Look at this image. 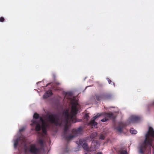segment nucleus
Here are the masks:
<instances>
[{
    "label": "nucleus",
    "mask_w": 154,
    "mask_h": 154,
    "mask_svg": "<svg viewBox=\"0 0 154 154\" xmlns=\"http://www.w3.org/2000/svg\"><path fill=\"white\" fill-rule=\"evenodd\" d=\"M5 20V19L4 17H1L0 18V22H4Z\"/></svg>",
    "instance_id": "obj_25"
},
{
    "label": "nucleus",
    "mask_w": 154,
    "mask_h": 154,
    "mask_svg": "<svg viewBox=\"0 0 154 154\" xmlns=\"http://www.w3.org/2000/svg\"><path fill=\"white\" fill-rule=\"evenodd\" d=\"M130 132L132 134H135L137 133V131L133 128H131L130 130Z\"/></svg>",
    "instance_id": "obj_17"
},
{
    "label": "nucleus",
    "mask_w": 154,
    "mask_h": 154,
    "mask_svg": "<svg viewBox=\"0 0 154 154\" xmlns=\"http://www.w3.org/2000/svg\"><path fill=\"white\" fill-rule=\"evenodd\" d=\"M140 120L139 117L133 116H131L130 118L131 121L132 122H135L139 121Z\"/></svg>",
    "instance_id": "obj_12"
},
{
    "label": "nucleus",
    "mask_w": 154,
    "mask_h": 154,
    "mask_svg": "<svg viewBox=\"0 0 154 154\" xmlns=\"http://www.w3.org/2000/svg\"><path fill=\"white\" fill-rule=\"evenodd\" d=\"M152 106H154V101H153V102H152Z\"/></svg>",
    "instance_id": "obj_31"
},
{
    "label": "nucleus",
    "mask_w": 154,
    "mask_h": 154,
    "mask_svg": "<svg viewBox=\"0 0 154 154\" xmlns=\"http://www.w3.org/2000/svg\"><path fill=\"white\" fill-rule=\"evenodd\" d=\"M23 130H24V129H23H23H20V131H23Z\"/></svg>",
    "instance_id": "obj_30"
},
{
    "label": "nucleus",
    "mask_w": 154,
    "mask_h": 154,
    "mask_svg": "<svg viewBox=\"0 0 154 154\" xmlns=\"http://www.w3.org/2000/svg\"><path fill=\"white\" fill-rule=\"evenodd\" d=\"M38 143L41 145L43 146L44 144V142L42 139H40L38 141Z\"/></svg>",
    "instance_id": "obj_20"
},
{
    "label": "nucleus",
    "mask_w": 154,
    "mask_h": 154,
    "mask_svg": "<svg viewBox=\"0 0 154 154\" xmlns=\"http://www.w3.org/2000/svg\"><path fill=\"white\" fill-rule=\"evenodd\" d=\"M40 120L42 122V123H43L44 122H45L44 121V120H43V119L42 117H40Z\"/></svg>",
    "instance_id": "obj_29"
},
{
    "label": "nucleus",
    "mask_w": 154,
    "mask_h": 154,
    "mask_svg": "<svg viewBox=\"0 0 154 154\" xmlns=\"http://www.w3.org/2000/svg\"><path fill=\"white\" fill-rule=\"evenodd\" d=\"M79 108V104L77 102H75L72 103L70 113L68 109H66L63 112V121L65 124L63 135H66L67 134V130L69 129V123H74L82 121V119H77L76 116Z\"/></svg>",
    "instance_id": "obj_1"
},
{
    "label": "nucleus",
    "mask_w": 154,
    "mask_h": 154,
    "mask_svg": "<svg viewBox=\"0 0 154 154\" xmlns=\"http://www.w3.org/2000/svg\"><path fill=\"white\" fill-rule=\"evenodd\" d=\"M29 151L32 154H38L40 150L35 144H32L29 146Z\"/></svg>",
    "instance_id": "obj_6"
},
{
    "label": "nucleus",
    "mask_w": 154,
    "mask_h": 154,
    "mask_svg": "<svg viewBox=\"0 0 154 154\" xmlns=\"http://www.w3.org/2000/svg\"><path fill=\"white\" fill-rule=\"evenodd\" d=\"M48 126V125L45 122H43V123H42V124L41 128L42 129H46Z\"/></svg>",
    "instance_id": "obj_15"
},
{
    "label": "nucleus",
    "mask_w": 154,
    "mask_h": 154,
    "mask_svg": "<svg viewBox=\"0 0 154 154\" xmlns=\"http://www.w3.org/2000/svg\"><path fill=\"white\" fill-rule=\"evenodd\" d=\"M105 116L107 119H114V117L113 114L112 112L106 113H105Z\"/></svg>",
    "instance_id": "obj_13"
},
{
    "label": "nucleus",
    "mask_w": 154,
    "mask_h": 154,
    "mask_svg": "<svg viewBox=\"0 0 154 154\" xmlns=\"http://www.w3.org/2000/svg\"><path fill=\"white\" fill-rule=\"evenodd\" d=\"M108 120V119H107L106 117L104 118L101 119V121L102 122H105Z\"/></svg>",
    "instance_id": "obj_23"
},
{
    "label": "nucleus",
    "mask_w": 154,
    "mask_h": 154,
    "mask_svg": "<svg viewBox=\"0 0 154 154\" xmlns=\"http://www.w3.org/2000/svg\"><path fill=\"white\" fill-rule=\"evenodd\" d=\"M125 126V125L122 122H120L119 124V126L116 128V130L118 131L121 132L122 131V128Z\"/></svg>",
    "instance_id": "obj_9"
},
{
    "label": "nucleus",
    "mask_w": 154,
    "mask_h": 154,
    "mask_svg": "<svg viewBox=\"0 0 154 154\" xmlns=\"http://www.w3.org/2000/svg\"><path fill=\"white\" fill-rule=\"evenodd\" d=\"M49 85V84H48V85H47V86H48V85Z\"/></svg>",
    "instance_id": "obj_34"
},
{
    "label": "nucleus",
    "mask_w": 154,
    "mask_h": 154,
    "mask_svg": "<svg viewBox=\"0 0 154 154\" xmlns=\"http://www.w3.org/2000/svg\"><path fill=\"white\" fill-rule=\"evenodd\" d=\"M83 143L82 140H79V143H78L80 145H82Z\"/></svg>",
    "instance_id": "obj_26"
},
{
    "label": "nucleus",
    "mask_w": 154,
    "mask_h": 154,
    "mask_svg": "<svg viewBox=\"0 0 154 154\" xmlns=\"http://www.w3.org/2000/svg\"><path fill=\"white\" fill-rule=\"evenodd\" d=\"M33 118L36 119H38L39 117V115L36 113H34L33 116Z\"/></svg>",
    "instance_id": "obj_18"
},
{
    "label": "nucleus",
    "mask_w": 154,
    "mask_h": 154,
    "mask_svg": "<svg viewBox=\"0 0 154 154\" xmlns=\"http://www.w3.org/2000/svg\"><path fill=\"white\" fill-rule=\"evenodd\" d=\"M53 94L52 91L51 90H49L47 91L43 95V97L44 98H47L51 96Z\"/></svg>",
    "instance_id": "obj_10"
},
{
    "label": "nucleus",
    "mask_w": 154,
    "mask_h": 154,
    "mask_svg": "<svg viewBox=\"0 0 154 154\" xmlns=\"http://www.w3.org/2000/svg\"><path fill=\"white\" fill-rule=\"evenodd\" d=\"M82 147L83 148L85 149L87 151H88V145L86 143H83L82 145Z\"/></svg>",
    "instance_id": "obj_16"
},
{
    "label": "nucleus",
    "mask_w": 154,
    "mask_h": 154,
    "mask_svg": "<svg viewBox=\"0 0 154 154\" xmlns=\"http://www.w3.org/2000/svg\"><path fill=\"white\" fill-rule=\"evenodd\" d=\"M84 118L85 119L86 121H88L89 118V116L88 115V113H86L85 115L84 116Z\"/></svg>",
    "instance_id": "obj_19"
},
{
    "label": "nucleus",
    "mask_w": 154,
    "mask_h": 154,
    "mask_svg": "<svg viewBox=\"0 0 154 154\" xmlns=\"http://www.w3.org/2000/svg\"><path fill=\"white\" fill-rule=\"evenodd\" d=\"M109 82V84H110L111 85H114V82H112V81L110 80L109 78H107L106 79Z\"/></svg>",
    "instance_id": "obj_21"
},
{
    "label": "nucleus",
    "mask_w": 154,
    "mask_h": 154,
    "mask_svg": "<svg viewBox=\"0 0 154 154\" xmlns=\"http://www.w3.org/2000/svg\"><path fill=\"white\" fill-rule=\"evenodd\" d=\"M148 146L152 147L154 154V130L151 127L149 128L148 131L145 134L144 142L138 147L140 153L144 154L145 150Z\"/></svg>",
    "instance_id": "obj_2"
},
{
    "label": "nucleus",
    "mask_w": 154,
    "mask_h": 154,
    "mask_svg": "<svg viewBox=\"0 0 154 154\" xmlns=\"http://www.w3.org/2000/svg\"><path fill=\"white\" fill-rule=\"evenodd\" d=\"M82 131V128L80 127L77 129H74L72 130V132L73 135L71 134L68 136H66V135H63V136L66 140H69L72 139L74 137L78 136L79 134H81Z\"/></svg>",
    "instance_id": "obj_4"
},
{
    "label": "nucleus",
    "mask_w": 154,
    "mask_h": 154,
    "mask_svg": "<svg viewBox=\"0 0 154 154\" xmlns=\"http://www.w3.org/2000/svg\"><path fill=\"white\" fill-rule=\"evenodd\" d=\"M47 119L49 122L56 126H61L62 124V122L60 118L56 114H50L48 116Z\"/></svg>",
    "instance_id": "obj_3"
},
{
    "label": "nucleus",
    "mask_w": 154,
    "mask_h": 154,
    "mask_svg": "<svg viewBox=\"0 0 154 154\" xmlns=\"http://www.w3.org/2000/svg\"><path fill=\"white\" fill-rule=\"evenodd\" d=\"M95 96L96 99L98 101L106 100L110 97L109 95L106 94H97L95 95Z\"/></svg>",
    "instance_id": "obj_5"
},
{
    "label": "nucleus",
    "mask_w": 154,
    "mask_h": 154,
    "mask_svg": "<svg viewBox=\"0 0 154 154\" xmlns=\"http://www.w3.org/2000/svg\"><path fill=\"white\" fill-rule=\"evenodd\" d=\"M105 136L103 134H101L100 136V139L102 140H103L105 139Z\"/></svg>",
    "instance_id": "obj_24"
},
{
    "label": "nucleus",
    "mask_w": 154,
    "mask_h": 154,
    "mask_svg": "<svg viewBox=\"0 0 154 154\" xmlns=\"http://www.w3.org/2000/svg\"><path fill=\"white\" fill-rule=\"evenodd\" d=\"M32 123L31 124L32 126L36 125L35 130L36 131H40L41 128V126L40 124L35 120H32Z\"/></svg>",
    "instance_id": "obj_8"
},
{
    "label": "nucleus",
    "mask_w": 154,
    "mask_h": 154,
    "mask_svg": "<svg viewBox=\"0 0 154 154\" xmlns=\"http://www.w3.org/2000/svg\"><path fill=\"white\" fill-rule=\"evenodd\" d=\"M20 140V138H17L14 141V146L15 148L16 149L17 148Z\"/></svg>",
    "instance_id": "obj_14"
},
{
    "label": "nucleus",
    "mask_w": 154,
    "mask_h": 154,
    "mask_svg": "<svg viewBox=\"0 0 154 154\" xmlns=\"http://www.w3.org/2000/svg\"><path fill=\"white\" fill-rule=\"evenodd\" d=\"M60 83L59 82H55V83L53 84H52L51 85L53 86L52 89L55 90V91L60 90V88L59 87L56 86L57 85H59Z\"/></svg>",
    "instance_id": "obj_11"
},
{
    "label": "nucleus",
    "mask_w": 154,
    "mask_h": 154,
    "mask_svg": "<svg viewBox=\"0 0 154 154\" xmlns=\"http://www.w3.org/2000/svg\"><path fill=\"white\" fill-rule=\"evenodd\" d=\"M101 114H98L97 115L94 116L93 119L91 120L88 124V125L95 126L97 125V123L95 122V120L98 118L100 116Z\"/></svg>",
    "instance_id": "obj_7"
},
{
    "label": "nucleus",
    "mask_w": 154,
    "mask_h": 154,
    "mask_svg": "<svg viewBox=\"0 0 154 154\" xmlns=\"http://www.w3.org/2000/svg\"><path fill=\"white\" fill-rule=\"evenodd\" d=\"M67 94H68L69 95H71V93H67Z\"/></svg>",
    "instance_id": "obj_33"
},
{
    "label": "nucleus",
    "mask_w": 154,
    "mask_h": 154,
    "mask_svg": "<svg viewBox=\"0 0 154 154\" xmlns=\"http://www.w3.org/2000/svg\"><path fill=\"white\" fill-rule=\"evenodd\" d=\"M42 130L44 134H46V133H47L46 129H42Z\"/></svg>",
    "instance_id": "obj_28"
},
{
    "label": "nucleus",
    "mask_w": 154,
    "mask_h": 154,
    "mask_svg": "<svg viewBox=\"0 0 154 154\" xmlns=\"http://www.w3.org/2000/svg\"><path fill=\"white\" fill-rule=\"evenodd\" d=\"M97 136V133H94L91 136V138H94V137H96Z\"/></svg>",
    "instance_id": "obj_22"
},
{
    "label": "nucleus",
    "mask_w": 154,
    "mask_h": 154,
    "mask_svg": "<svg viewBox=\"0 0 154 154\" xmlns=\"http://www.w3.org/2000/svg\"><path fill=\"white\" fill-rule=\"evenodd\" d=\"M128 153L127 151L123 150L121 152V154H127Z\"/></svg>",
    "instance_id": "obj_27"
},
{
    "label": "nucleus",
    "mask_w": 154,
    "mask_h": 154,
    "mask_svg": "<svg viewBox=\"0 0 154 154\" xmlns=\"http://www.w3.org/2000/svg\"><path fill=\"white\" fill-rule=\"evenodd\" d=\"M97 154H102L101 152H98Z\"/></svg>",
    "instance_id": "obj_32"
}]
</instances>
